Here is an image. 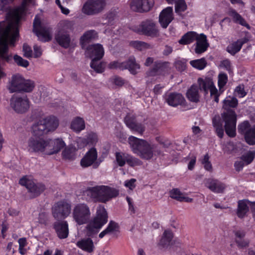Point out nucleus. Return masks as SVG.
Segmentation results:
<instances>
[{"label":"nucleus","instance_id":"1","mask_svg":"<svg viewBox=\"0 0 255 255\" xmlns=\"http://www.w3.org/2000/svg\"><path fill=\"white\" fill-rule=\"evenodd\" d=\"M238 105V101L235 97H227L223 101L224 111L221 114V118L224 122V129L226 133L230 137L236 135V125L237 115L233 109Z\"/></svg>","mask_w":255,"mask_h":255},{"label":"nucleus","instance_id":"2","mask_svg":"<svg viewBox=\"0 0 255 255\" xmlns=\"http://www.w3.org/2000/svg\"><path fill=\"white\" fill-rule=\"evenodd\" d=\"M119 194V191L117 189L101 185L87 187L83 191L82 195L86 201L106 203Z\"/></svg>","mask_w":255,"mask_h":255},{"label":"nucleus","instance_id":"3","mask_svg":"<svg viewBox=\"0 0 255 255\" xmlns=\"http://www.w3.org/2000/svg\"><path fill=\"white\" fill-rule=\"evenodd\" d=\"M108 213L102 205H100L97 209L96 216L90 222L85 228V233L90 238H94L99 230L108 222Z\"/></svg>","mask_w":255,"mask_h":255},{"label":"nucleus","instance_id":"4","mask_svg":"<svg viewBox=\"0 0 255 255\" xmlns=\"http://www.w3.org/2000/svg\"><path fill=\"white\" fill-rule=\"evenodd\" d=\"M128 142L132 151L141 158L149 160L153 155V145L149 144L146 140L130 136Z\"/></svg>","mask_w":255,"mask_h":255},{"label":"nucleus","instance_id":"5","mask_svg":"<svg viewBox=\"0 0 255 255\" xmlns=\"http://www.w3.org/2000/svg\"><path fill=\"white\" fill-rule=\"evenodd\" d=\"M35 87L34 81L26 80L19 74L13 75L7 83V89L9 93H29Z\"/></svg>","mask_w":255,"mask_h":255},{"label":"nucleus","instance_id":"6","mask_svg":"<svg viewBox=\"0 0 255 255\" xmlns=\"http://www.w3.org/2000/svg\"><path fill=\"white\" fill-rule=\"evenodd\" d=\"M11 23L6 25L2 22H0V63L9 62L12 60L11 54H8L9 48L7 47V38L9 32L12 29Z\"/></svg>","mask_w":255,"mask_h":255},{"label":"nucleus","instance_id":"7","mask_svg":"<svg viewBox=\"0 0 255 255\" xmlns=\"http://www.w3.org/2000/svg\"><path fill=\"white\" fill-rule=\"evenodd\" d=\"M135 32L151 37L159 36V30L155 22L150 19L142 21L138 25L134 27Z\"/></svg>","mask_w":255,"mask_h":255},{"label":"nucleus","instance_id":"8","mask_svg":"<svg viewBox=\"0 0 255 255\" xmlns=\"http://www.w3.org/2000/svg\"><path fill=\"white\" fill-rule=\"evenodd\" d=\"M74 220L78 225L87 224L90 221L91 212L89 206L84 203L77 204L72 213Z\"/></svg>","mask_w":255,"mask_h":255},{"label":"nucleus","instance_id":"9","mask_svg":"<svg viewBox=\"0 0 255 255\" xmlns=\"http://www.w3.org/2000/svg\"><path fill=\"white\" fill-rule=\"evenodd\" d=\"M10 107L18 114L27 112L30 107V101L26 96L13 95L10 99Z\"/></svg>","mask_w":255,"mask_h":255},{"label":"nucleus","instance_id":"10","mask_svg":"<svg viewBox=\"0 0 255 255\" xmlns=\"http://www.w3.org/2000/svg\"><path fill=\"white\" fill-rule=\"evenodd\" d=\"M19 183L25 186L30 194V198H34L39 196L45 189V185L42 183L35 184L34 182L24 176L19 181Z\"/></svg>","mask_w":255,"mask_h":255},{"label":"nucleus","instance_id":"11","mask_svg":"<svg viewBox=\"0 0 255 255\" xmlns=\"http://www.w3.org/2000/svg\"><path fill=\"white\" fill-rule=\"evenodd\" d=\"M71 205L65 201L55 203L51 208V213L55 219H65L71 213Z\"/></svg>","mask_w":255,"mask_h":255},{"label":"nucleus","instance_id":"12","mask_svg":"<svg viewBox=\"0 0 255 255\" xmlns=\"http://www.w3.org/2000/svg\"><path fill=\"white\" fill-rule=\"evenodd\" d=\"M105 6V0H88L83 5L82 12L88 15L101 12Z\"/></svg>","mask_w":255,"mask_h":255},{"label":"nucleus","instance_id":"13","mask_svg":"<svg viewBox=\"0 0 255 255\" xmlns=\"http://www.w3.org/2000/svg\"><path fill=\"white\" fill-rule=\"evenodd\" d=\"M98 153L94 147L90 148L81 159L80 165L83 168H86L93 165L94 168H97L102 161L100 159L97 160Z\"/></svg>","mask_w":255,"mask_h":255},{"label":"nucleus","instance_id":"14","mask_svg":"<svg viewBox=\"0 0 255 255\" xmlns=\"http://www.w3.org/2000/svg\"><path fill=\"white\" fill-rule=\"evenodd\" d=\"M48 139H44L38 136H32L28 141V150L32 152H44L47 150Z\"/></svg>","mask_w":255,"mask_h":255},{"label":"nucleus","instance_id":"15","mask_svg":"<svg viewBox=\"0 0 255 255\" xmlns=\"http://www.w3.org/2000/svg\"><path fill=\"white\" fill-rule=\"evenodd\" d=\"M169 62L157 60L154 62L152 68L145 72L146 77H155L164 75L169 70Z\"/></svg>","mask_w":255,"mask_h":255},{"label":"nucleus","instance_id":"16","mask_svg":"<svg viewBox=\"0 0 255 255\" xmlns=\"http://www.w3.org/2000/svg\"><path fill=\"white\" fill-rule=\"evenodd\" d=\"M154 4V0H131L130 9L134 12L144 13L149 11Z\"/></svg>","mask_w":255,"mask_h":255},{"label":"nucleus","instance_id":"17","mask_svg":"<svg viewBox=\"0 0 255 255\" xmlns=\"http://www.w3.org/2000/svg\"><path fill=\"white\" fill-rule=\"evenodd\" d=\"M126 126L133 132L142 135L145 130L144 124L137 122L136 117L134 115H127L125 118Z\"/></svg>","mask_w":255,"mask_h":255},{"label":"nucleus","instance_id":"18","mask_svg":"<svg viewBox=\"0 0 255 255\" xmlns=\"http://www.w3.org/2000/svg\"><path fill=\"white\" fill-rule=\"evenodd\" d=\"M86 55L91 61H99L104 56V50L100 44L90 45L86 49Z\"/></svg>","mask_w":255,"mask_h":255},{"label":"nucleus","instance_id":"19","mask_svg":"<svg viewBox=\"0 0 255 255\" xmlns=\"http://www.w3.org/2000/svg\"><path fill=\"white\" fill-rule=\"evenodd\" d=\"M173 19V8L168 6L163 9L160 12L159 16V22L162 28H166Z\"/></svg>","mask_w":255,"mask_h":255},{"label":"nucleus","instance_id":"20","mask_svg":"<svg viewBox=\"0 0 255 255\" xmlns=\"http://www.w3.org/2000/svg\"><path fill=\"white\" fill-rule=\"evenodd\" d=\"M165 102L170 106L176 107L181 105L185 101L183 95L177 92H171L166 94L164 97Z\"/></svg>","mask_w":255,"mask_h":255},{"label":"nucleus","instance_id":"21","mask_svg":"<svg viewBox=\"0 0 255 255\" xmlns=\"http://www.w3.org/2000/svg\"><path fill=\"white\" fill-rule=\"evenodd\" d=\"M53 229L60 239H66L69 235L68 224L66 221H56L53 223Z\"/></svg>","mask_w":255,"mask_h":255},{"label":"nucleus","instance_id":"22","mask_svg":"<svg viewBox=\"0 0 255 255\" xmlns=\"http://www.w3.org/2000/svg\"><path fill=\"white\" fill-rule=\"evenodd\" d=\"M48 145L46 150V154L52 155L59 152L65 145L62 139L57 138L54 140L48 139Z\"/></svg>","mask_w":255,"mask_h":255},{"label":"nucleus","instance_id":"23","mask_svg":"<svg viewBox=\"0 0 255 255\" xmlns=\"http://www.w3.org/2000/svg\"><path fill=\"white\" fill-rule=\"evenodd\" d=\"M77 247L88 253H93L95 249L94 242L91 238H83L76 243Z\"/></svg>","mask_w":255,"mask_h":255},{"label":"nucleus","instance_id":"24","mask_svg":"<svg viewBox=\"0 0 255 255\" xmlns=\"http://www.w3.org/2000/svg\"><path fill=\"white\" fill-rule=\"evenodd\" d=\"M55 39L62 47L68 48L70 46L71 38L69 33L58 31L55 35Z\"/></svg>","mask_w":255,"mask_h":255},{"label":"nucleus","instance_id":"25","mask_svg":"<svg viewBox=\"0 0 255 255\" xmlns=\"http://www.w3.org/2000/svg\"><path fill=\"white\" fill-rule=\"evenodd\" d=\"M209 44L207 42V36L201 34L198 37L195 44V52L197 54H201L206 51Z\"/></svg>","mask_w":255,"mask_h":255},{"label":"nucleus","instance_id":"26","mask_svg":"<svg viewBox=\"0 0 255 255\" xmlns=\"http://www.w3.org/2000/svg\"><path fill=\"white\" fill-rule=\"evenodd\" d=\"M206 186L212 192L218 193H223L226 188L225 184L217 180L211 179L207 181Z\"/></svg>","mask_w":255,"mask_h":255},{"label":"nucleus","instance_id":"27","mask_svg":"<svg viewBox=\"0 0 255 255\" xmlns=\"http://www.w3.org/2000/svg\"><path fill=\"white\" fill-rule=\"evenodd\" d=\"M248 41L247 38L237 40L236 41L229 44L226 48L227 51L232 55H235L241 49L243 45Z\"/></svg>","mask_w":255,"mask_h":255},{"label":"nucleus","instance_id":"28","mask_svg":"<svg viewBox=\"0 0 255 255\" xmlns=\"http://www.w3.org/2000/svg\"><path fill=\"white\" fill-rule=\"evenodd\" d=\"M33 135L34 136H40L47 133L48 130L46 126L45 125L43 120H40L33 124L31 127Z\"/></svg>","mask_w":255,"mask_h":255},{"label":"nucleus","instance_id":"29","mask_svg":"<svg viewBox=\"0 0 255 255\" xmlns=\"http://www.w3.org/2000/svg\"><path fill=\"white\" fill-rule=\"evenodd\" d=\"M123 70L128 69L130 73L133 75L137 73L136 70L140 68V66L136 63L135 59L133 56L129 57L128 60L123 62Z\"/></svg>","mask_w":255,"mask_h":255},{"label":"nucleus","instance_id":"30","mask_svg":"<svg viewBox=\"0 0 255 255\" xmlns=\"http://www.w3.org/2000/svg\"><path fill=\"white\" fill-rule=\"evenodd\" d=\"M251 201L248 200H240L238 202L237 215L240 218H244L249 211L248 205L250 206Z\"/></svg>","mask_w":255,"mask_h":255},{"label":"nucleus","instance_id":"31","mask_svg":"<svg viewBox=\"0 0 255 255\" xmlns=\"http://www.w3.org/2000/svg\"><path fill=\"white\" fill-rule=\"evenodd\" d=\"M187 98L191 102L198 103L200 100L199 88L197 85L193 84L186 92Z\"/></svg>","mask_w":255,"mask_h":255},{"label":"nucleus","instance_id":"32","mask_svg":"<svg viewBox=\"0 0 255 255\" xmlns=\"http://www.w3.org/2000/svg\"><path fill=\"white\" fill-rule=\"evenodd\" d=\"M50 28L49 27L45 26L41 27L34 31L37 36L38 37L39 40L42 42H46L51 40L52 37L50 34Z\"/></svg>","mask_w":255,"mask_h":255},{"label":"nucleus","instance_id":"33","mask_svg":"<svg viewBox=\"0 0 255 255\" xmlns=\"http://www.w3.org/2000/svg\"><path fill=\"white\" fill-rule=\"evenodd\" d=\"M212 124L213 127L215 128V131L217 135L221 138H223L224 134V130L222 119L219 115H215L212 118Z\"/></svg>","mask_w":255,"mask_h":255},{"label":"nucleus","instance_id":"34","mask_svg":"<svg viewBox=\"0 0 255 255\" xmlns=\"http://www.w3.org/2000/svg\"><path fill=\"white\" fill-rule=\"evenodd\" d=\"M48 132L55 130L59 126V120L55 116H50L42 119Z\"/></svg>","mask_w":255,"mask_h":255},{"label":"nucleus","instance_id":"35","mask_svg":"<svg viewBox=\"0 0 255 255\" xmlns=\"http://www.w3.org/2000/svg\"><path fill=\"white\" fill-rule=\"evenodd\" d=\"M120 232L119 224L114 221H110L107 227L99 235L100 238H103L105 235L110 234H115Z\"/></svg>","mask_w":255,"mask_h":255},{"label":"nucleus","instance_id":"36","mask_svg":"<svg viewBox=\"0 0 255 255\" xmlns=\"http://www.w3.org/2000/svg\"><path fill=\"white\" fill-rule=\"evenodd\" d=\"M199 35L194 31H189L184 34L179 40V44L187 45L196 40Z\"/></svg>","mask_w":255,"mask_h":255},{"label":"nucleus","instance_id":"37","mask_svg":"<svg viewBox=\"0 0 255 255\" xmlns=\"http://www.w3.org/2000/svg\"><path fill=\"white\" fill-rule=\"evenodd\" d=\"M229 14L232 17L233 21L236 23L239 24L242 26H245L248 29H250L251 27L249 24H248L245 19L235 9H231L230 11Z\"/></svg>","mask_w":255,"mask_h":255},{"label":"nucleus","instance_id":"38","mask_svg":"<svg viewBox=\"0 0 255 255\" xmlns=\"http://www.w3.org/2000/svg\"><path fill=\"white\" fill-rule=\"evenodd\" d=\"M70 127L74 131L79 132L85 128L84 120L82 118L77 117L72 121Z\"/></svg>","mask_w":255,"mask_h":255},{"label":"nucleus","instance_id":"39","mask_svg":"<svg viewBox=\"0 0 255 255\" xmlns=\"http://www.w3.org/2000/svg\"><path fill=\"white\" fill-rule=\"evenodd\" d=\"M77 149L74 146H66L62 152L63 158L68 160H74L76 158Z\"/></svg>","mask_w":255,"mask_h":255},{"label":"nucleus","instance_id":"40","mask_svg":"<svg viewBox=\"0 0 255 255\" xmlns=\"http://www.w3.org/2000/svg\"><path fill=\"white\" fill-rule=\"evenodd\" d=\"M74 22L73 21L65 20L61 21L58 24V31L69 33L74 29Z\"/></svg>","mask_w":255,"mask_h":255},{"label":"nucleus","instance_id":"41","mask_svg":"<svg viewBox=\"0 0 255 255\" xmlns=\"http://www.w3.org/2000/svg\"><path fill=\"white\" fill-rule=\"evenodd\" d=\"M173 238L172 233L169 230H165L160 241L159 245L163 248L168 247Z\"/></svg>","mask_w":255,"mask_h":255},{"label":"nucleus","instance_id":"42","mask_svg":"<svg viewBox=\"0 0 255 255\" xmlns=\"http://www.w3.org/2000/svg\"><path fill=\"white\" fill-rule=\"evenodd\" d=\"M18 35L19 31L18 28L12 25V29L9 32V36L7 41L8 47V45L10 46H14L15 42Z\"/></svg>","mask_w":255,"mask_h":255},{"label":"nucleus","instance_id":"43","mask_svg":"<svg viewBox=\"0 0 255 255\" xmlns=\"http://www.w3.org/2000/svg\"><path fill=\"white\" fill-rule=\"evenodd\" d=\"M246 142L250 145H255V125L249 129L244 137Z\"/></svg>","mask_w":255,"mask_h":255},{"label":"nucleus","instance_id":"44","mask_svg":"<svg viewBox=\"0 0 255 255\" xmlns=\"http://www.w3.org/2000/svg\"><path fill=\"white\" fill-rule=\"evenodd\" d=\"M198 83L199 89L201 91H203L205 95H206L208 94L209 89L212 85L213 82L210 80H204L202 78H199L198 79Z\"/></svg>","mask_w":255,"mask_h":255},{"label":"nucleus","instance_id":"45","mask_svg":"<svg viewBox=\"0 0 255 255\" xmlns=\"http://www.w3.org/2000/svg\"><path fill=\"white\" fill-rule=\"evenodd\" d=\"M23 10V9L22 7L16 8L11 12L9 13L8 16L11 19V21L18 23L21 19Z\"/></svg>","mask_w":255,"mask_h":255},{"label":"nucleus","instance_id":"46","mask_svg":"<svg viewBox=\"0 0 255 255\" xmlns=\"http://www.w3.org/2000/svg\"><path fill=\"white\" fill-rule=\"evenodd\" d=\"M128 153L123 152L115 153L116 160L118 165L120 167L124 166L127 162Z\"/></svg>","mask_w":255,"mask_h":255},{"label":"nucleus","instance_id":"47","mask_svg":"<svg viewBox=\"0 0 255 255\" xmlns=\"http://www.w3.org/2000/svg\"><path fill=\"white\" fill-rule=\"evenodd\" d=\"M38 222L44 227H48L50 223V218L48 213L46 212H41L38 217Z\"/></svg>","mask_w":255,"mask_h":255},{"label":"nucleus","instance_id":"48","mask_svg":"<svg viewBox=\"0 0 255 255\" xmlns=\"http://www.w3.org/2000/svg\"><path fill=\"white\" fill-rule=\"evenodd\" d=\"M174 3L175 12L178 15H181L182 12L185 11L187 8L184 0H177Z\"/></svg>","mask_w":255,"mask_h":255},{"label":"nucleus","instance_id":"49","mask_svg":"<svg viewBox=\"0 0 255 255\" xmlns=\"http://www.w3.org/2000/svg\"><path fill=\"white\" fill-rule=\"evenodd\" d=\"M106 64L103 62L98 63V61H91L90 67L98 73H102L105 70Z\"/></svg>","mask_w":255,"mask_h":255},{"label":"nucleus","instance_id":"50","mask_svg":"<svg viewBox=\"0 0 255 255\" xmlns=\"http://www.w3.org/2000/svg\"><path fill=\"white\" fill-rule=\"evenodd\" d=\"M190 63L192 66L198 69L202 70L207 65V61L204 58H202L199 59L191 60Z\"/></svg>","mask_w":255,"mask_h":255},{"label":"nucleus","instance_id":"51","mask_svg":"<svg viewBox=\"0 0 255 255\" xmlns=\"http://www.w3.org/2000/svg\"><path fill=\"white\" fill-rule=\"evenodd\" d=\"M97 36V33L94 30H90L85 32L80 38L81 42L82 43L88 42V41L94 39Z\"/></svg>","mask_w":255,"mask_h":255},{"label":"nucleus","instance_id":"52","mask_svg":"<svg viewBox=\"0 0 255 255\" xmlns=\"http://www.w3.org/2000/svg\"><path fill=\"white\" fill-rule=\"evenodd\" d=\"M252 127L248 121H244L238 125V132L245 136L248 130L251 128Z\"/></svg>","mask_w":255,"mask_h":255},{"label":"nucleus","instance_id":"53","mask_svg":"<svg viewBox=\"0 0 255 255\" xmlns=\"http://www.w3.org/2000/svg\"><path fill=\"white\" fill-rule=\"evenodd\" d=\"M130 44L132 46L140 51L151 48L149 44L140 41H131Z\"/></svg>","mask_w":255,"mask_h":255},{"label":"nucleus","instance_id":"54","mask_svg":"<svg viewBox=\"0 0 255 255\" xmlns=\"http://www.w3.org/2000/svg\"><path fill=\"white\" fill-rule=\"evenodd\" d=\"M170 196L173 199L179 201H183L185 197L183 196L182 193L177 189H173L170 191Z\"/></svg>","mask_w":255,"mask_h":255},{"label":"nucleus","instance_id":"55","mask_svg":"<svg viewBox=\"0 0 255 255\" xmlns=\"http://www.w3.org/2000/svg\"><path fill=\"white\" fill-rule=\"evenodd\" d=\"M127 163L130 167L139 166L142 164V162L140 160L129 154H128Z\"/></svg>","mask_w":255,"mask_h":255},{"label":"nucleus","instance_id":"56","mask_svg":"<svg viewBox=\"0 0 255 255\" xmlns=\"http://www.w3.org/2000/svg\"><path fill=\"white\" fill-rule=\"evenodd\" d=\"M97 140V136L95 134H90L87 136V138H79L77 142L79 143L81 142L83 143L82 146H84L87 145L90 142H93L95 140Z\"/></svg>","mask_w":255,"mask_h":255},{"label":"nucleus","instance_id":"57","mask_svg":"<svg viewBox=\"0 0 255 255\" xmlns=\"http://www.w3.org/2000/svg\"><path fill=\"white\" fill-rule=\"evenodd\" d=\"M14 62L19 66L26 68L29 66V63L27 60L23 59L18 55H14L13 56Z\"/></svg>","mask_w":255,"mask_h":255},{"label":"nucleus","instance_id":"58","mask_svg":"<svg viewBox=\"0 0 255 255\" xmlns=\"http://www.w3.org/2000/svg\"><path fill=\"white\" fill-rule=\"evenodd\" d=\"M228 82L227 75L224 73H221L218 75V84L219 89L223 88Z\"/></svg>","mask_w":255,"mask_h":255},{"label":"nucleus","instance_id":"59","mask_svg":"<svg viewBox=\"0 0 255 255\" xmlns=\"http://www.w3.org/2000/svg\"><path fill=\"white\" fill-rule=\"evenodd\" d=\"M255 157V151H251L248 152L246 154L243 155L241 159L243 162H245L247 164L251 163Z\"/></svg>","mask_w":255,"mask_h":255},{"label":"nucleus","instance_id":"60","mask_svg":"<svg viewBox=\"0 0 255 255\" xmlns=\"http://www.w3.org/2000/svg\"><path fill=\"white\" fill-rule=\"evenodd\" d=\"M220 67L225 69L229 73L233 72L232 64L229 59H226L221 62Z\"/></svg>","mask_w":255,"mask_h":255},{"label":"nucleus","instance_id":"61","mask_svg":"<svg viewBox=\"0 0 255 255\" xmlns=\"http://www.w3.org/2000/svg\"><path fill=\"white\" fill-rule=\"evenodd\" d=\"M23 56L25 57L29 58L32 56V51L31 47L26 43L23 45Z\"/></svg>","mask_w":255,"mask_h":255},{"label":"nucleus","instance_id":"62","mask_svg":"<svg viewBox=\"0 0 255 255\" xmlns=\"http://www.w3.org/2000/svg\"><path fill=\"white\" fill-rule=\"evenodd\" d=\"M108 67L110 69H119L122 70L123 62H119L117 61H112L108 64Z\"/></svg>","mask_w":255,"mask_h":255},{"label":"nucleus","instance_id":"63","mask_svg":"<svg viewBox=\"0 0 255 255\" xmlns=\"http://www.w3.org/2000/svg\"><path fill=\"white\" fill-rule=\"evenodd\" d=\"M176 69L180 72L183 71L186 68V63L182 60H177L174 63Z\"/></svg>","mask_w":255,"mask_h":255},{"label":"nucleus","instance_id":"64","mask_svg":"<svg viewBox=\"0 0 255 255\" xmlns=\"http://www.w3.org/2000/svg\"><path fill=\"white\" fill-rule=\"evenodd\" d=\"M235 242L237 244L238 247L240 248H246L249 245V241L244 239L239 240L236 239Z\"/></svg>","mask_w":255,"mask_h":255}]
</instances>
